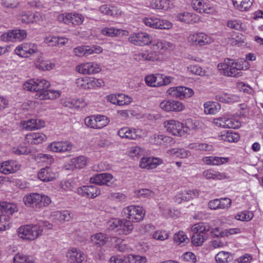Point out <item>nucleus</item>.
<instances>
[{
	"mask_svg": "<svg viewBox=\"0 0 263 263\" xmlns=\"http://www.w3.org/2000/svg\"><path fill=\"white\" fill-rule=\"evenodd\" d=\"M50 86V82L45 79H33L26 81L23 85V88L28 91L36 92L35 98L37 99H54L59 97L60 92L48 89Z\"/></svg>",
	"mask_w": 263,
	"mask_h": 263,
	"instance_id": "nucleus-1",
	"label": "nucleus"
},
{
	"mask_svg": "<svg viewBox=\"0 0 263 263\" xmlns=\"http://www.w3.org/2000/svg\"><path fill=\"white\" fill-rule=\"evenodd\" d=\"M242 66L233 59H226L217 65L219 73L226 77L238 78L242 76Z\"/></svg>",
	"mask_w": 263,
	"mask_h": 263,
	"instance_id": "nucleus-2",
	"label": "nucleus"
},
{
	"mask_svg": "<svg viewBox=\"0 0 263 263\" xmlns=\"http://www.w3.org/2000/svg\"><path fill=\"white\" fill-rule=\"evenodd\" d=\"M23 202L28 207L40 210L48 206L51 201L50 198L46 195L32 193L26 195L23 198Z\"/></svg>",
	"mask_w": 263,
	"mask_h": 263,
	"instance_id": "nucleus-3",
	"label": "nucleus"
},
{
	"mask_svg": "<svg viewBox=\"0 0 263 263\" xmlns=\"http://www.w3.org/2000/svg\"><path fill=\"white\" fill-rule=\"evenodd\" d=\"M209 230L210 226L205 223L201 222L193 225L191 227L192 243L195 246H201L208 237L207 233Z\"/></svg>",
	"mask_w": 263,
	"mask_h": 263,
	"instance_id": "nucleus-4",
	"label": "nucleus"
},
{
	"mask_svg": "<svg viewBox=\"0 0 263 263\" xmlns=\"http://www.w3.org/2000/svg\"><path fill=\"white\" fill-rule=\"evenodd\" d=\"M18 237L23 239L33 240L42 235V230L36 224H27L20 227L17 231Z\"/></svg>",
	"mask_w": 263,
	"mask_h": 263,
	"instance_id": "nucleus-5",
	"label": "nucleus"
},
{
	"mask_svg": "<svg viewBox=\"0 0 263 263\" xmlns=\"http://www.w3.org/2000/svg\"><path fill=\"white\" fill-rule=\"evenodd\" d=\"M123 215L133 222H139L142 220L145 215L142 207L140 206L129 205L123 209Z\"/></svg>",
	"mask_w": 263,
	"mask_h": 263,
	"instance_id": "nucleus-6",
	"label": "nucleus"
},
{
	"mask_svg": "<svg viewBox=\"0 0 263 263\" xmlns=\"http://www.w3.org/2000/svg\"><path fill=\"white\" fill-rule=\"evenodd\" d=\"M164 126L166 130L176 136H182L187 131V127L176 120H170L164 122Z\"/></svg>",
	"mask_w": 263,
	"mask_h": 263,
	"instance_id": "nucleus-7",
	"label": "nucleus"
},
{
	"mask_svg": "<svg viewBox=\"0 0 263 263\" xmlns=\"http://www.w3.org/2000/svg\"><path fill=\"white\" fill-rule=\"evenodd\" d=\"M27 32L24 29H14L9 30L2 34L1 40L5 42H20L24 40L27 36Z\"/></svg>",
	"mask_w": 263,
	"mask_h": 263,
	"instance_id": "nucleus-8",
	"label": "nucleus"
},
{
	"mask_svg": "<svg viewBox=\"0 0 263 263\" xmlns=\"http://www.w3.org/2000/svg\"><path fill=\"white\" fill-rule=\"evenodd\" d=\"M108 122V119L105 116H91L85 119V124L87 126L96 129L102 128L106 126Z\"/></svg>",
	"mask_w": 263,
	"mask_h": 263,
	"instance_id": "nucleus-9",
	"label": "nucleus"
},
{
	"mask_svg": "<svg viewBox=\"0 0 263 263\" xmlns=\"http://www.w3.org/2000/svg\"><path fill=\"white\" fill-rule=\"evenodd\" d=\"M160 107L163 110L167 112H179L184 108V105L181 102L174 100H165L162 101L159 105Z\"/></svg>",
	"mask_w": 263,
	"mask_h": 263,
	"instance_id": "nucleus-10",
	"label": "nucleus"
},
{
	"mask_svg": "<svg viewBox=\"0 0 263 263\" xmlns=\"http://www.w3.org/2000/svg\"><path fill=\"white\" fill-rule=\"evenodd\" d=\"M167 93L173 97L182 99L192 96L194 91L192 89L188 87L178 86L170 88L167 90Z\"/></svg>",
	"mask_w": 263,
	"mask_h": 263,
	"instance_id": "nucleus-11",
	"label": "nucleus"
},
{
	"mask_svg": "<svg viewBox=\"0 0 263 263\" xmlns=\"http://www.w3.org/2000/svg\"><path fill=\"white\" fill-rule=\"evenodd\" d=\"M58 19L60 22H62L65 24H68L71 23L74 25H79L83 22L84 17L81 14L70 13L60 14Z\"/></svg>",
	"mask_w": 263,
	"mask_h": 263,
	"instance_id": "nucleus-12",
	"label": "nucleus"
},
{
	"mask_svg": "<svg viewBox=\"0 0 263 263\" xmlns=\"http://www.w3.org/2000/svg\"><path fill=\"white\" fill-rule=\"evenodd\" d=\"M37 51V47L36 45L27 43L19 45L15 49V53L23 58H27Z\"/></svg>",
	"mask_w": 263,
	"mask_h": 263,
	"instance_id": "nucleus-13",
	"label": "nucleus"
},
{
	"mask_svg": "<svg viewBox=\"0 0 263 263\" xmlns=\"http://www.w3.org/2000/svg\"><path fill=\"white\" fill-rule=\"evenodd\" d=\"M76 70L79 73L83 74H91L98 73L101 68L96 63L88 62L78 65Z\"/></svg>",
	"mask_w": 263,
	"mask_h": 263,
	"instance_id": "nucleus-14",
	"label": "nucleus"
},
{
	"mask_svg": "<svg viewBox=\"0 0 263 263\" xmlns=\"http://www.w3.org/2000/svg\"><path fill=\"white\" fill-rule=\"evenodd\" d=\"M129 42L134 45L144 46L152 42V37L145 32H140L132 34L128 38Z\"/></svg>",
	"mask_w": 263,
	"mask_h": 263,
	"instance_id": "nucleus-15",
	"label": "nucleus"
},
{
	"mask_svg": "<svg viewBox=\"0 0 263 263\" xmlns=\"http://www.w3.org/2000/svg\"><path fill=\"white\" fill-rule=\"evenodd\" d=\"M175 19L178 22L187 24L197 23L200 21L198 15L187 11H182L176 14Z\"/></svg>",
	"mask_w": 263,
	"mask_h": 263,
	"instance_id": "nucleus-16",
	"label": "nucleus"
},
{
	"mask_svg": "<svg viewBox=\"0 0 263 263\" xmlns=\"http://www.w3.org/2000/svg\"><path fill=\"white\" fill-rule=\"evenodd\" d=\"M102 51V48L98 46H81L76 47L73 50L74 55L77 57H86L93 53H101Z\"/></svg>",
	"mask_w": 263,
	"mask_h": 263,
	"instance_id": "nucleus-17",
	"label": "nucleus"
},
{
	"mask_svg": "<svg viewBox=\"0 0 263 263\" xmlns=\"http://www.w3.org/2000/svg\"><path fill=\"white\" fill-rule=\"evenodd\" d=\"M209 0H192L191 6L197 12L210 14L212 13L213 8L208 3Z\"/></svg>",
	"mask_w": 263,
	"mask_h": 263,
	"instance_id": "nucleus-18",
	"label": "nucleus"
},
{
	"mask_svg": "<svg viewBox=\"0 0 263 263\" xmlns=\"http://www.w3.org/2000/svg\"><path fill=\"white\" fill-rule=\"evenodd\" d=\"M20 167L21 165L18 162L14 160H8L0 164V172L5 175L12 174L19 170Z\"/></svg>",
	"mask_w": 263,
	"mask_h": 263,
	"instance_id": "nucleus-19",
	"label": "nucleus"
},
{
	"mask_svg": "<svg viewBox=\"0 0 263 263\" xmlns=\"http://www.w3.org/2000/svg\"><path fill=\"white\" fill-rule=\"evenodd\" d=\"M113 176L108 173H101L96 174L90 178V182L99 185H106L110 186Z\"/></svg>",
	"mask_w": 263,
	"mask_h": 263,
	"instance_id": "nucleus-20",
	"label": "nucleus"
},
{
	"mask_svg": "<svg viewBox=\"0 0 263 263\" xmlns=\"http://www.w3.org/2000/svg\"><path fill=\"white\" fill-rule=\"evenodd\" d=\"M163 163V161L158 158L143 157L140 162V166L142 168L151 170L155 168L158 165Z\"/></svg>",
	"mask_w": 263,
	"mask_h": 263,
	"instance_id": "nucleus-21",
	"label": "nucleus"
},
{
	"mask_svg": "<svg viewBox=\"0 0 263 263\" xmlns=\"http://www.w3.org/2000/svg\"><path fill=\"white\" fill-rule=\"evenodd\" d=\"M78 192L83 196L93 198L100 194V190L96 185L83 186L78 189Z\"/></svg>",
	"mask_w": 263,
	"mask_h": 263,
	"instance_id": "nucleus-22",
	"label": "nucleus"
},
{
	"mask_svg": "<svg viewBox=\"0 0 263 263\" xmlns=\"http://www.w3.org/2000/svg\"><path fill=\"white\" fill-rule=\"evenodd\" d=\"M102 34L109 37H117L121 36H127L129 34L128 31L113 27H107L102 28L101 30Z\"/></svg>",
	"mask_w": 263,
	"mask_h": 263,
	"instance_id": "nucleus-23",
	"label": "nucleus"
},
{
	"mask_svg": "<svg viewBox=\"0 0 263 263\" xmlns=\"http://www.w3.org/2000/svg\"><path fill=\"white\" fill-rule=\"evenodd\" d=\"M38 178L43 182L52 181L55 179L56 174L50 167L41 168L37 173Z\"/></svg>",
	"mask_w": 263,
	"mask_h": 263,
	"instance_id": "nucleus-24",
	"label": "nucleus"
},
{
	"mask_svg": "<svg viewBox=\"0 0 263 263\" xmlns=\"http://www.w3.org/2000/svg\"><path fill=\"white\" fill-rule=\"evenodd\" d=\"M87 158L83 156L75 157L71 159L69 163L66 165L67 170H73L83 168L87 163Z\"/></svg>",
	"mask_w": 263,
	"mask_h": 263,
	"instance_id": "nucleus-25",
	"label": "nucleus"
},
{
	"mask_svg": "<svg viewBox=\"0 0 263 263\" xmlns=\"http://www.w3.org/2000/svg\"><path fill=\"white\" fill-rule=\"evenodd\" d=\"M216 124L222 127L228 128H237L241 125L240 122L234 118H226L217 120Z\"/></svg>",
	"mask_w": 263,
	"mask_h": 263,
	"instance_id": "nucleus-26",
	"label": "nucleus"
},
{
	"mask_svg": "<svg viewBox=\"0 0 263 263\" xmlns=\"http://www.w3.org/2000/svg\"><path fill=\"white\" fill-rule=\"evenodd\" d=\"M66 256L69 263L78 261L81 262L85 259L84 253L76 248H72L69 250L66 254Z\"/></svg>",
	"mask_w": 263,
	"mask_h": 263,
	"instance_id": "nucleus-27",
	"label": "nucleus"
},
{
	"mask_svg": "<svg viewBox=\"0 0 263 263\" xmlns=\"http://www.w3.org/2000/svg\"><path fill=\"white\" fill-rule=\"evenodd\" d=\"M44 126V121L41 119H32L22 122L23 128L28 130L39 129Z\"/></svg>",
	"mask_w": 263,
	"mask_h": 263,
	"instance_id": "nucleus-28",
	"label": "nucleus"
},
{
	"mask_svg": "<svg viewBox=\"0 0 263 263\" xmlns=\"http://www.w3.org/2000/svg\"><path fill=\"white\" fill-rule=\"evenodd\" d=\"M135 59L137 60H147V61H158L160 60V55L158 51L147 52L137 53L135 55Z\"/></svg>",
	"mask_w": 263,
	"mask_h": 263,
	"instance_id": "nucleus-29",
	"label": "nucleus"
},
{
	"mask_svg": "<svg viewBox=\"0 0 263 263\" xmlns=\"http://www.w3.org/2000/svg\"><path fill=\"white\" fill-rule=\"evenodd\" d=\"M15 204L7 202H0V214L9 216L16 211Z\"/></svg>",
	"mask_w": 263,
	"mask_h": 263,
	"instance_id": "nucleus-30",
	"label": "nucleus"
},
{
	"mask_svg": "<svg viewBox=\"0 0 263 263\" xmlns=\"http://www.w3.org/2000/svg\"><path fill=\"white\" fill-rule=\"evenodd\" d=\"M46 136L42 133H32L26 135V139L28 143L32 144H37L46 139Z\"/></svg>",
	"mask_w": 263,
	"mask_h": 263,
	"instance_id": "nucleus-31",
	"label": "nucleus"
},
{
	"mask_svg": "<svg viewBox=\"0 0 263 263\" xmlns=\"http://www.w3.org/2000/svg\"><path fill=\"white\" fill-rule=\"evenodd\" d=\"M204 112L206 114L215 115L221 109V105L218 102H208L204 104Z\"/></svg>",
	"mask_w": 263,
	"mask_h": 263,
	"instance_id": "nucleus-32",
	"label": "nucleus"
},
{
	"mask_svg": "<svg viewBox=\"0 0 263 263\" xmlns=\"http://www.w3.org/2000/svg\"><path fill=\"white\" fill-rule=\"evenodd\" d=\"M234 6L241 11H247L252 5L253 0H232Z\"/></svg>",
	"mask_w": 263,
	"mask_h": 263,
	"instance_id": "nucleus-33",
	"label": "nucleus"
},
{
	"mask_svg": "<svg viewBox=\"0 0 263 263\" xmlns=\"http://www.w3.org/2000/svg\"><path fill=\"white\" fill-rule=\"evenodd\" d=\"M84 103L83 99L68 98L62 100V104L69 108H78Z\"/></svg>",
	"mask_w": 263,
	"mask_h": 263,
	"instance_id": "nucleus-34",
	"label": "nucleus"
},
{
	"mask_svg": "<svg viewBox=\"0 0 263 263\" xmlns=\"http://www.w3.org/2000/svg\"><path fill=\"white\" fill-rule=\"evenodd\" d=\"M99 11L103 14L113 17L121 14V11L117 9V8L114 6H109L107 5H103L100 7Z\"/></svg>",
	"mask_w": 263,
	"mask_h": 263,
	"instance_id": "nucleus-35",
	"label": "nucleus"
},
{
	"mask_svg": "<svg viewBox=\"0 0 263 263\" xmlns=\"http://www.w3.org/2000/svg\"><path fill=\"white\" fill-rule=\"evenodd\" d=\"M203 176L207 179H227V176L226 174L218 172L208 170L203 172Z\"/></svg>",
	"mask_w": 263,
	"mask_h": 263,
	"instance_id": "nucleus-36",
	"label": "nucleus"
},
{
	"mask_svg": "<svg viewBox=\"0 0 263 263\" xmlns=\"http://www.w3.org/2000/svg\"><path fill=\"white\" fill-rule=\"evenodd\" d=\"M150 43L152 44L153 50L158 51L159 53L160 51H165L171 45L169 42L160 40H152Z\"/></svg>",
	"mask_w": 263,
	"mask_h": 263,
	"instance_id": "nucleus-37",
	"label": "nucleus"
},
{
	"mask_svg": "<svg viewBox=\"0 0 263 263\" xmlns=\"http://www.w3.org/2000/svg\"><path fill=\"white\" fill-rule=\"evenodd\" d=\"M173 27V24L167 20H161L155 17L153 23V28L159 29H170Z\"/></svg>",
	"mask_w": 263,
	"mask_h": 263,
	"instance_id": "nucleus-38",
	"label": "nucleus"
},
{
	"mask_svg": "<svg viewBox=\"0 0 263 263\" xmlns=\"http://www.w3.org/2000/svg\"><path fill=\"white\" fill-rule=\"evenodd\" d=\"M122 223L120 228H119V233L123 234H127L132 232L133 230V224L130 220L122 219Z\"/></svg>",
	"mask_w": 263,
	"mask_h": 263,
	"instance_id": "nucleus-39",
	"label": "nucleus"
},
{
	"mask_svg": "<svg viewBox=\"0 0 263 263\" xmlns=\"http://www.w3.org/2000/svg\"><path fill=\"white\" fill-rule=\"evenodd\" d=\"M215 258L218 263H226L231 261L233 259V256L228 252L221 251L216 254Z\"/></svg>",
	"mask_w": 263,
	"mask_h": 263,
	"instance_id": "nucleus-40",
	"label": "nucleus"
},
{
	"mask_svg": "<svg viewBox=\"0 0 263 263\" xmlns=\"http://www.w3.org/2000/svg\"><path fill=\"white\" fill-rule=\"evenodd\" d=\"M91 240L95 245L99 246H104L108 240V237L105 234L98 233L93 235Z\"/></svg>",
	"mask_w": 263,
	"mask_h": 263,
	"instance_id": "nucleus-41",
	"label": "nucleus"
},
{
	"mask_svg": "<svg viewBox=\"0 0 263 263\" xmlns=\"http://www.w3.org/2000/svg\"><path fill=\"white\" fill-rule=\"evenodd\" d=\"M221 139L229 142H236L239 139V135L232 131H228L220 136Z\"/></svg>",
	"mask_w": 263,
	"mask_h": 263,
	"instance_id": "nucleus-42",
	"label": "nucleus"
},
{
	"mask_svg": "<svg viewBox=\"0 0 263 263\" xmlns=\"http://www.w3.org/2000/svg\"><path fill=\"white\" fill-rule=\"evenodd\" d=\"M160 74H150L145 77V81L147 85L151 87L159 86V80H160Z\"/></svg>",
	"mask_w": 263,
	"mask_h": 263,
	"instance_id": "nucleus-43",
	"label": "nucleus"
},
{
	"mask_svg": "<svg viewBox=\"0 0 263 263\" xmlns=\"http://www.w3.org/2000/svg\"><path fill=\"white\" fill-rule=\"evenodd\" d=\"M35 67L43 70H49L52 69L54 66V64L47 61H44L39 59L34 63Z\"/></svg>",
	"mask_w": 263,
	"mask_h": 263,
	"instance_id": "nucleus-44",
	"label": "nucleus"
},
{
	"mask_svg": "<svg viewBox=\"0 0 263 263\" xmlns=\"http://www.w3.org/2000/svg\"><path fill=\"white\" fill-rule=\"evenodd\" d=\"M167 154H171L175 155L180 158H185L191 155V153L183 148H172L167 151Z\"/></svg>",
	"mask_w": 263,
	"mask_h": 263,
	"instance_id": "nucleus-45",
	"label": "nucleus"
},
{
	"mask_svg": "<svg viewBox=\"0 0 263 263\" xmlns=\"http://www.w3.org/2000/svg\"><path fill=\"white\" fill-rule=\"evenodd\" d=\"M14 263H33L34 260L32 256L17 253L13 258Z\"/></svg>",
	"mask_w": 263,
	"mask_h": 263,
	"instance_id": "nucleus-46",
	"label": "nucleus"
},
{
	"mask_svg": "<svg viewBox=\"0 0 263 263\" xmlns=\"http://www.w3.org/2000/svg\"><path fill=\"white\" fill-rule=\"evenodd\" d=\"M71 213L68 211H56L54 216L60 221H68L71 218Z\"/></svg>",
	"mask_w": 263,
	"mask_h": 263,
	"instance_id": "nucleus-47",
	"label": "nucleus"
},
{
	"mask_svg": "<svg viewBox=\"0 0 263 263\" xmlns=\"http://www.w3.org/2000/svg\"><path fill=\"white\" fill-rule=\"evenodd\" d=\"M172 141L171 137L163 135L154 134L151 137V141L156 144H161L162 142H170Z\"/></svg>",
	"mask_w": 263,
	"mask_h": 263,
	"instance_id": "nucleus-48",
	"label": "nucleus"
},
{
	"mask_svg": "<svg viewBox=\"0 0 263 263\" xmlns=\"http://www.w3.org/2000/svg\"><path fill=\"white\" fill-rule=\"evenodd\" d=\"M10 223L9 216L0 214V232L9 229Z\"/></svg>",
	"mask_w": 263,
	"mask_h": 263,
	"instance_id": "nucleus-49",
	"label": "nucleus"
},
{
	"mask_svg": "<svg viewBox=\"0 0 263 263\" xmlns=\"http://www.w3.org/2000/svg\"><path fill=\"white\" fill-rule=\"evenodd\" d=\"M169 237V233L165 230H158L153 234V238L156 240L164 241Z\"/></svg>",
	"mask_w": 263,
	"mask_h": 263,
	"instance_id": "nucleus-50",
	"label": "nucleus"
},
{
	"mask_svg": "<svg viewBox=\"0 0 263 263\" xmlns=\"http://www.w3.org/2000/svg\"><path fill=\"white\" fill-rule=\"evenodd\" d=\"M253 217V214L251 212L243 211L237 213L235 218L236 220L241 221H249Z\"/></svg>",
	"mask_w": 263,
	"mask_h": 263,
	"instance_id": "nucleus-51",
	"label": "nucleus"
},
{
	"mask_svg": "<svg viewBox=\"0 0 263 263\" xmlns=\"http://www.w3.org/2000/svg\"><path fill=\"white\" fill-rule=\"evenodd\" d=\"M201 32L190 34L187 37V42L194 45L200 46Z\"/></svg>",
	"mask_w": 263,
	"mask_h": 263,
	"instance_id": "nucleus-52",
	"label": "nucleus"
},
{
	"mask_svg": "<svg viewBox=\"0 0 263 263\" xmlns=\"http://www.w3.org/2000/svg\"><path fill=\"white\" fill-rule=\"evenodd\" d=\"M188 71L195 75L203 76L205 74V71L199 65H190L187 67Z\"/></svg>",
	"mask_w": 263,
	"mask_h": 263,
	"instance_id": "nucleus-53",
	"label": "nucleus"
},
{
	"mask_svg": "<svg viewBox=\"0 0 263 263\" xmlns=\"http://www.w3.org/2000/svg\"><path fill=\"white\" fill-rule=\"evenodd\" d=\"M118 105L122 106L128 105L133 101V98L123 93L118 94Z\"/></svg>",
	"mask_w": 263,
	"mask_h": 263,
	"instance_id": "nucleus-54",
	"label": "nucleus"
},
{
	"mask_svg": "<svg viewBox=\"0 0 263 263\" xmlns=\"http://www.w3.org/2000/svg\"><path fill=\"white\" fill-rule=\"evenodd\" d=\"M143 149L139 146H133L130 147L129 151V156L133 158H139L143 154Z\"/></svg>",
	"mask_w": 263,
	"mask_h": 263,
	"instance_id": "nucleus-55",
	"label": "nucleus"
},
{
	"mask_svg": "<svg viewBox=\"0 0 263 263\" xmlns=\"http://www.w3.org/2000/svg\"><path fill=\"white\" fill-rule=\"evenodd\" d=\"M187 190H181L177 193L175 197V202L180 203L182 201H185L189 200V198L187 197Z\"/></svg>",
	"mask_w": 263,
	"mask_h": 263,
	"instance_id": "nucleus-56",
	"label": "nucleus"
},
{
	"mask_svg": "<svg viewBox=\"0 0 263 263\" xmlns=\"http://www.w3.org/2000/svg\"><path fill=\"white\" fill-rule=\"evenodd\" d=\"M1 4L3 7L13 9L18 6L19 2L17 0H2Z\"/></svg>",
	"mask_w": 263,
	"mask_h": 263,
	"instance_id": "nucleus-57",
	"label": "nucleus"
},
{
	"mask_svg": "<svg viewBox=\"0 0 263 263\" xmlns=\"http://www.w3.org/2000/svg\"><path fill=\"white\" fill-rule=\"evenodd\" d=\"M12 152L16 155H27L30 152V151L25 146L20 145L18 147H13L12 149Z\"/></svg>",
	"mask_w": 263,
	"mask_h": 263,
	"instance_id": "nucleus-58",
	"label": "nucleus"
},
{
	"mask_svg": "<svg viewBox=\"0 0 263 263\" xmlns=\"http://www.w3.org/2000/svg\"><path fill=\"white\" fill-rule=\"evenodd\" d=\"M187 239V236L183 231H179L174 236V240L177 244H181Z\"/></svg>",
	"mask_w": 263,
	"mask_h": 263,
	"instance_id": "nucleus-59",
	"label": "nucleus"
},
{
	"mask_svg": "<svg viewBox=\"0 0 263 263\" xmlns=\"http://www.w3.org/2000/svg\"><path fill=\"white\" fill-rule=\"evenodd\" d=\"M136 193L139 197L142 198H151L154 195V193L153 191L147 189H142L138 190Z\"/></svg>",
	"mask_w": 263,
	"mask_h": 263,
	"instance_id": "nucleus-60",
	"label": "nucleus"
},
{
	"mask_svg": "<svg viewBox=\"0 0 263 263\" xmlns=\"http://www.w3.org/2000/svg\"><path fill=\"white\" fill-rule=\"evenodd\" d=\"M60 147V153L70 151L72 148V144L69 141H59L58 144Z\"/></svg>",
	"mask_w": 263,
	"mask_h": 263,
	"instance_id": "nucleus-61",
	"label": "nucleus"
},
{
	"mask_svg": "<svg viewBox=\"0 0 263 263\" xmlns=\"http://www.w3.org/2000/svg\"><path fill=\"white\" fill-rule=\"evenodd\" d=\"M20 20L22 23H32V13L30 12H24L20 14Z\"/></svg>",
	"mask_w": 263,
	"mask_h": 263,
	"instance_id": "nucleus-62",
	"label": "nucleus"
},
{
	"mask_svg": "<svg viewBox=\"0 0 263 263\" xmlns=\"http://www.w3.org/2000/svg\"><path fill=\"white\" fill-rule=\"evenodd\" d=\"M201 36L200 37V46L210 44L213 42V39L209 35L201 32Z\"/></svg>",
	"mask_w": 263,
	"mask_h": 263,
	"instance_id": "nucleus-63",
	"label": "nucleus"
},
{
	"mask_svg": "<svg viewBox=\"0 0 263 263\" xmlns=\"http://www.w3.org/2000/svg\"><path fill=\"white\" fill-rule=\"evenodd\" d=\"M182 259L185 261L195 263L196 262V256L192 252H188L183 254Z\"/></svg>",
	"mask_w": 263,
	"mask_h": 263,
	"instance_id": "nucleus-64",
	"label": "nucleus"
}]
</instances>
